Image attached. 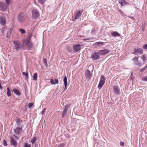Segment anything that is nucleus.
Segmentation results:
<instances>
[{"label":"nucleus","mask_w":147,"mask_h":147,"mask_svg":"<svg viewBox=\"0 0 147 147\" xmlns=\"http://www.w3.org/2000/svg\"><path fill=\"white\" fill-rule=\"evenodd\" d=\"M13 49L18 52L19 50H24L25 48L24 44H22L20 42L16 41L13 42Z\"/></svg>","instance_id":"obj_1"},{"label":"nucleus","mask_w":147,"mask_h":147,"mask_svg":"<svg viewBox=\"0 0 147 147\" xmlns=\"http://www.w3.org/2000/svg\"><path fill=\"white\" fill-rule=\"evenodd\" d=\"M133 64L136 66L140 67L144 65L143 62L139 59V57H135L132 59Z\"/></svg>","instance_id":"obj_2"},{"label":"nucleus","mask_w":147,"mask_h":147,"mask_svg":"<svg viewBox=\"0 0 147 147\" xmlns=\"http://www.w3.org/2000/svg\"><path fill=\"white\" fill-rule=\"evenodd\" d=\"M9 6L3 2H0V10L2 11H6L8 9Z\"/></svg>","instance_id":"obj_3"},{"label":"nucleus","mask_w":147,"mask_h":147,"mask_svg":"<svg viewBox=\"0 0 147 147\" xmlns=\"http://www.w3.org/2000/svg\"><path fill=\"white\" fill-rule=\"evenodd\" d=\"M32 18L34 19H35L39 16V13L38 11L36 9H33L32 10Z\"/></svg>","instance_id":"obj_4"},{"label":"nucleus","mask_w":147,"mask_h":147,"mask_svg":"<svg viewBox=\"0 0 147 147\" xmlns=\"http://www.w3.org/2000/svg\"><path fill=\"white\" fill-rule=\"evenodd\" d=\"M100 55L99 51L97 52H94L92 53L91 57L93 60H96L100 58Z\"/></svg>","instance_id":"obj_5"},{"label":"nucleus","mask_w":147,"mask_h":147,"mask_svg":"<svg viewBox=\"0 0 147 147\" xmlns=\"http://www.w3.org/2000/svg\"><path fill=\"white\" fill-rule=\"evenodd\" d=\"M92 74L88 69L86 70L85 72V77L87 80H89L92 77Z\"/></svg>","instance_id":"obj_6"},{"label":"nucleus","mask_w":147,"mask_h":147,"mask_svg":"<svg viewBox=\"0 0 147 147\" xmlns=\"http://www.w3.org/2000/svg\"><path fill=\"white\" fill-rule=\"evenodd\" d=\"M9 140L12 146H13L15 147H16L18 145V144L16 141L14 139L13 137H11L9 138Z\"/></svg>","instance_id":"obj_7"},{"label":"nucleus","mask_w":147,"mask_h":147,"mask_svg":"<svg viewBox=\"0 0 147 147\" xmlns=\"http://www.w3.org/2000/svg\"><path fill=\"white\" fill-rule=\"evenodd\" d=\"M133 53L135 55L141 54L143 53V50L140 48H134Z\"/></svg>","instance_id":"obj_8"},{"label":"nucleus","mask_w":147,"mask_h":147,"mask_svg":"<svg viewBox=\"0 0 147 147\" xmlns=\"http://www.w3.org/2000/svg\"><path fill=\"white\" fill-rule=\"evenodd\" d=\"M23 126L22 124L20 127H17L16 128L14 129V131L16 134L19 135L22 131V128Z\"/></svg>","instance_id":"obj_9"},{"label":"nucleus","mask_w":147,"mask_h":147,"mask_svg":"<svg viewBox=\"0 0 147 147\" xmlns=\"http://www.w3.org/2000/svg\"><path fill=\"white\" fill-rule=\"evenodd\" d=\"M83 12V10L81 9L78 11L76 14L74 18L75 20L79 19L81 16Z\"/></svg>","instance_id":"obj_10"},{"label":"nucleus","mask_w":147,"mask_h":147,"mask_svg":"<svg viewBox=\"0 0 147 147\" xmlns=\"http://www.w3.org/2000/svg\"><path fill=\"white\" fill-rule=\"evenodd\" d=\"M113 91L116 94L119 95L120 94V89L119 88L118 86H114L113 87Z\"/></svg>","instance_id":"obj_11"},{"label":"nucleus","mask_w":147,"mask_h":147,"mask_svg":"<svg viewBox=\"0 0 147 147\" xmlns=\"http://www.w3.org/2000/svg\"><path fill=\"white\" fill-rule=\"evenodd\" d=\"M24 15L22 13H20L18 17V21L22 23L24 21Z\"/></svg>","instance_id":"obj_12"},{"label":"nucleus","mask_w":147,"mask_h":147,"mask_svg":"<svg viewBox=\"0 0 147 147\" xmlns=\"http://www.w3.org/2000/svg\"><path fill=\"white\" fill-rule=\"evenodd\" d=\"M81 47L79 45H76L73 47L74 51L75 52L78 51L81 49Z\"/></svg>","instance_id":"obj_13"},{"label":"nucleus","mask_w":147,"mask_h":147,"mask_svg":"<svg viewBox=\"0 0 147 147\" xmlns=\"http://www.w3.org/2000/svg\"><path fill=\"white\" fill-rule=\"evenodd\" d=\"M98 51L99 53V54H100V55H106L109 53V50L107 49H103L99 51Z\"/></svg>","instance_id":"obj_14"},{"label":"nucleus","mask_w":147,"mask_h":147,"mask_svg":"<svg viewBox=\"0 0 147 147\" xmlns=\"http://www.w3.org/2000/svg\"><path fill=\"white\" fill-rule=\"evenodd\" d=\"M0 23L2 25H4L6 23V20L4 17L0 16Z\"/></svg>","instance_id":"obj_15"},{"label":"nucleus","mask_w":147,"mask_h":147,"mask_svg":"<svg viewBox=\"0 0 147 147\" xmlns=\"http://www.w3.org/2000/svg\"><path fill=\"white\" fill-rule=\"evenodd\" d=\"M26 46L27 47L26 48L28 50H30L31 49L33 46L32 44L30 42H27L25 44Z\"/></svg>","instance_id":"obj_16"},{"label":"nucleus","mask_w":147,"mask_h":147,"mask_svg":"<svg viewBox=\"0 0 147 147\" xmlns=\"http://www.w3.org/2000/svg\"><path fill=\"white\" fill-rule=\"evenodd\" d=\"M63 81L64 84V91L66 90L67 89V79L66 76H65L64 78Z\"/></svg>","instance_id":"obj_17"},{"label":"nucleus","mask_w":147,"mask_h":147,"mask_svg":"<svg viewBox=\"0 0 147 147\" xmlns=\"http://www.w3.org/2000/svg\"><path fill=\"white\" fill-rule=\"evenodd\" d=\"M22 121L19 118H17L16 121V124L19 127H20L22 124L21 123Z\"/></svg>","instance_id":"obj_18"},{"label":"nucleus","mask_w":147,"mask_h":147,"mask_svg":"<svg viewBox=\"0 0 147 147\" xmlns=\"http://www.w3.org/2000/svg\"><path fill=\"white\" fill-rule=\"evenodd\" d=\"M111 34L112 36L113 37L120 36V34L116 31H113L111 32Z\"/></svg>","instance_id":"obj_19"},{"label":"nucleus","mask_w":147,"mask_h":147,"mask_svg":"<svg viewBox=\"0 0 147 147\" xmlns=\"http://www.w3.org/2000/svg\"><path fill=\"white\" fill-rule=\"evenodd\" d=\"M105 82V81L103 80H102V79L100 80L98 86V88L99 89H100L104 84Z\"/></svg>","instance_id":"obj_20"},{"label":"nucleus","mask_w":147,"mask_h":147,"mask_svg":"<svg viewBox=\"0 0 147 147\" xmlns=\"http://www.w3.org/2000/svg\"><path fill=\"white\" fill-rule=\"evenodd\" d=\"M68 107L67 105H66L65 106V108L64 109L63 112V113L62 114V116L63 117H64V116L65 115L67 112V111L68 110Z\"/></svg>","instance_id":"obj_21"},{"label":"nucleus","mask_w":147,"mask_h":147,"mask_svg":"<svg viewBox=\"0 0 147 147\" xmlns=\"http://www.w3.org/2000/svg\"><path fill=\"white\" fill-rule=\"evenodd\" d=\"M94 45L97 47H99L103 45L104 44L103 42H98L95 43Z\"/></svg>","instance_id":"obj_22"},{"label":"nucleus","mask_w":147,"mask_h":147,"mask_svg":"<svg viewBox=\"0 0 147 147\" xmlns=\"http://www.w3.org/2000/svg\"><path fill=\"white\" fill-rule=\"evenodd\" d=\"M119 2L121 5H125L127 4V2L124 0H119Z\"/></svg>","instance_id":"obj_23"},{"label":"nucleus","mask_w":147,"mask_h":147,"mask_svg":"<svg viewBox=\"0 0 147 147\" xmlns=\"http://www.w3.org/2000/svg\"><path fill=\"white\" fill-rule=\"evenodd\" d=\"M11 30V28H10L8 30L6 35V37L7 38H9L10 37Z\"/></svg>","instance_id":"obj_24"},{"label":"nucleus","mask_w":147,"mask_h":147,"mask_svg":"<svg viewBox=\"0 0 147 147\" xmlns=\"http://www.w3.org/2000/svg\"><path fill=\"white\" fill-rule=\"evenodd\" d=\"M13 92L14 93H15L18 96H20L21 95V93L20 92L19 90L17 89L14 88L13 89Z\"/></svg>","instance_id":"obj_25"},{"label":"nucleus","mask_w":147,"mask_h":147,"mask_svg":"<svg viewBox=\"0 0 147 147\" xmlns=\"http://www.w3.org/2000/svg\"><path fill=\"white\" fill-rule=\"evenodd\" d=\"M140 57L142 60L143 62H144L146 60V56L144 55H143Z\"/></svg>","instance_id":"obj_26"},{"label":"nucleus","mask_w":147,"mask_h":147,"mask_svg":"<svg viewBox=\"0 0 147 147\" xmlns=\"http://www.w3.org/2000/svg\"><path fill=\"white\" fill-rule=\"evenodd\" d=\"M36 138L35 136H34L32 139L31 140V142L32 144H34L35 143L36 141Z\"/></svg>","instance_id":"obj_27"},{"label":"nucleus","mask_w":147,"mask_h":147,"mask_svg":"<svg viewBox=\"0 0 147 147\" xmlns=\"http://www.w3.org/2000/svg\"><path fill=\"white\" fill-rule=\"evenodd\" d=\"M37 74L36 73H35L33 76V78L34 80L35 81L37 79Z\"/></svg>","instance_id":"obj_28"},{"label":"nucleus","mask_w":147,"mask_h":147,"mask_svg":"<svg viewBox=\"0 0 147 147\" xmlns=\"http://www.w3.org/2000/svg\"><path fill=\"white\" fill-rule=\"evenodd\" d=\"M7 94L8 96H10L11 95V91L10 90L9 88V87H7Z\"/></svg>","instance_id":"obj_29"},{"label":"nucleus","mask_w":147,"mask_h":147,"mask_svg":"<svg viewBox=\"0 0 147 147\" xmlns=\"http://www.w3.org/2000/svg\"><path fill=\"white\" fill-rule=\"evenodd\" d=\"M43 63L45 66L46 67L47 66V60L46 58H43Z\"/></svg>","instance_id":"obj_30"},{"label":"nucleus","mask_w":147,"mask_h":147,"mask_svg":"<svg viewBox=\"0 0 147 147\" xmlns=\"http://www.w3.org/2000/svg\"><path fill=\"white\" fill-rule=\"evenodd\" d=\"M38 2L41 4H43L45 3L46 0H38Z\"/></svg>","instance_id":"obj_31"},{"label":"nucleus","mask_w":147,"mask_h":147,"mask_svg":"<svg viewBox=\"0 0 147 147\" xmlns=\"http://www.w3.org/2000/svg\"><path fill=\"white\" fill-rule=\"evenodd\" d=\"M23 74L25 76V78H26V79H27L28 78V74L27 73H26L25 72H23Z\"/></svg>","instance_id":"obj_32"},{"label":"nucleus","mask_w":147,"mask_h":147,"mask_svg":"<svg viewBox=\"0 0 147 147\" xmlns=\"http://www.w3.org/2000/svg\"><path fill=\"white\" fill-rule=\"evenodd\" d=\"M66 49L68 51L71 52L72 51V49L71 48H70L69 46H67L66 47Z\"/></svg>","instance_id":"obj_33"},{"label":"nucleus","mask_w":147,"mask_h":147,"mask_svg":"<svg viewBox=\"0 0 147 147\" xmlns=\"http://www.w3.org/2000/svg\"><path fill=\"white\" fill-rule=\"evenodd\" d=\"M95 32V28H94V27H93L91 29L90 33L91 34H92L93 33Z\"/></svg>","instance_id":"obj_34"},{"label":"nucleus","mask_w":147,"mask_h":147,"mask_svg":"<svg viewBox=\"0 0 147 147\" xmlns=\"http://www.w3.org/2000/svg\"><path fill=\"white\" fill-rule=\"evenodd\" d=\"M33 104L32 103H30L28 105V107L29 108H31L33 106Z\"/></svg>","instance_id":"obj_35"},{"label":"nucleus","mask_w":147,"mask_h":147,"mask_svg":"<svg viewBox=\"0 0 147 147\" xmlns=\"http://www.w3.org/2000/svg\"><path fill=\"white\" fill-rule=\"evenodd\" d=\"M10 1L11 0H5L6 4L9 6V5Z\"/></svg>","instance_id":"obj_36"},{"label":"nucleus","mask_w":147,"mask_h":147,"mask_svg":"<svg viewBox=\"0 0 147 147\" xmlns=\"http://www.w3.org/2000/svg\"><path fill=\"white\" fill-rule=\"evenodd\" d=\"M20 31L22 34H23L25 32V30L22 29H20Z\"/></svg>","instance_id":"obj_37"},{"label":"nucleus","mask_w":147,"mask_h":147,"mask_svg":"<svg viewBox=\"0 0 147 147\" xmlns=\"http://www.w3.org/2000/svg\"><path fill=\"white\" fill-rule=\"evenodd\" d=\"M142 80L143 81L147 82V76L143 77Z\"/></svg>","instance_id":"obj_38"},{"label":"nucleus","mask_w":147,"mask_h":147,"mask_svg":"<svg viewBox=\"0 0 147 147\" xmlns=\"http://www.w3.org/2000/svg\"><path fill=\"white\" fill-rule=\"evenodd\" d=\"M24 147H31L30 144H28L27 143H25L24 145Z\"/></svg>","instance_id":"obj_39"},{"label":"nucleus","mask_w":147,"mask_h":147,"mask_svg":"<svg viewBox=\"0 0 147 147\" xmlns=\"http://www.w3.org/2000/svg\"><path fill=\"white\" fill-rule=\"evenodd\" d=\"M3 145L5 146H7V145L6 141L5 140H4L3 141Z\"/></svg>","instance_id":"obj_40"},{"label":"nucleus","mask_w":147,"mask_h":147,"mask_svg":"<svg viewBox=\"0 0 147 147\" xmlns=\"http://www.w3.org/2000/svg\"><path fill=\"white\" fill-rule=\"evenodd\" d=\"M143 48L144 49H147V44L144 45L143 46Z\"/></svg>","instance_id":"obj_41"},{"label":"nucleus","mask_w":147,"mask_h":147,"mask_svg":"<svg viewBox=\"0 0 147 147\" xmlns=\"http://www.w3.org/2000/svg\"><path fill=\"white\" fill-rule=\"evenodd\" d=\"M50 82L52 84H55L54 80L53 79H51L50 80Z\"/></svg>","instance_id":"obj_42"},{"label":"nucleus","mask_w":147,"mask_h":147,"mask_svg":"<svg viewBox=\"0 0 147 147\" xmlns=\"http://www.w3.org/2000/svg\"><path fill=\"white\" fill-rule=\"evenodd\" d=\"M13 136L17 140L19 139V137L17 136L15 134H13Z\"/></svg>","instance_id":"obj_43"},{"label":"nucleus","mask_w":147,"mask_h":147,"mask_svg":"<svg viewBox=\"0 0 147 147\" xmlns=\"http://www.w3.org/2000/svg\"><path fill=\"white\" fill-rule=\"evenodd\" d=\"M55 82V84H57L58 83V80L57 79H55V82Z\"/></svg>","instance_id":"obj_44"},{"label":"nucleus","mask_w":147,"mask_h":147,"mask_svg":"<svg viewBox=\"0 0 147 147\" xmlns=\"http://www.w3.org/2000/svg\"><path fill=\"white\" fill-rule=\"evenodd\" d=\"M120 144L121 146H123L124 144V143L123 142H120Z\"/></svg>","instance_id":"obj_45"},{"label":"nucleus","mask_w":147,"mask_h":147,"mask_svg":"<svg viewBox=\"0 0 147 147\" xmlns=\"http://www.w3.org/2000/svg\"><path fill=\"white\" fill-rule=\"evenodd\" d=\"M5 27L4 28H2V34L3 33V32H4V31L5 30Z\"/></svg>","instance_id":"obj_46"},{"label":"nucleus","mask_w":147,"mask_h":147,"mask_svg":"<svg viewBox=\"0 0 147 147\" xmlns=\"http://www.w3.org/2000/svg\"><path fill=\"white\" fill-rule=\"evenodd\" d=\"M146 69H147V64L143 68V69H144V70H145Z\"/></svg>","instance_id":"obj_47"},{"label":"nucleus","mask_w":147,"mask_h":147,"mask_svg":"<svg viewBox=\"0 0 147 147\" xmlns=\"http://www.w3.org/2000/svg\"><path fill=\"white\" fill-rule=\"evenodd\" d=\"M45 109H44L42 111V114H43L45 113Z\"/></svg>","instance_id":"obj_48"},{"label":"nucleus","mask_w":147,"mask_h":147,"mask_svg":"<svg viewBox=\"0 0 147 147\" xmlns=\"http://www.w3.org/2000/svg\"><path fill=\"white\" fill-rule=\"evenodd\" d=\"M31 37V35H30L28 37V40H30Z\"/></svg>","instance_id":"obj_49"},{"label":"nucleus","mask_w":147,"mask_h":147,"mask_svg":"<svg viewBox=\"0 0 147 147\" xmlns=\"http://www.w3.org/2000/svg\"><path fill=\"white\" fill-rule=\"evenodd\" d=\"M2 88H3L1 85V82L0 81V89H1Z\"/></svg>","instance_id":"obj_50"},{"label":"nucleus","mask_w":147,"mask_h":147,"mask_svg":"<svg viewBox=\"0 0 147 147\" xmlns=\"http://www.w3.org/2000/svg\"><path fill=\"white\" fill-rule=\"evenodd\" d=\"M144 70V69H143V68L141 69L140 71L141 72H143V71Z\"/></svg>","instance_id":"obj_51"},{"label":"nucleus","mask_w":147,"mask_h":147,"mask_svg":"<svg viewBox=\"0 0 147 147\" xmlns=\"http://www.w3.org/2000/svg\"><path fill=\"white\" fill-rule=\"evenodd\" d=\"M130 18H131V19H133V20H134V17H130Z\"/></svg>","instance_id":"obj_52"},{"label":"nucleus","mask_w":147,"mask_h":147,"mask_svg":"<svg viewBox=\"0 0 147 147\" xmlns=\"http://www.w3.org/2000/svg\"><path fill=\"white\" fill-rule=\"evenodd\" d=\"M132 74H133V73H131V75H132Z\"/></svg>","instance_id":"obj_53"}]
</instances>
